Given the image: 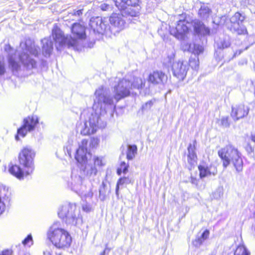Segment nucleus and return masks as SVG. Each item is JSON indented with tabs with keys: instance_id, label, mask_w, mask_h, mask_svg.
Returning a JSON list of instances; mask_svg holds the SVG:
<instances>
[{
	"instance_id": "nucleus-1",
	"label": "nucleus",
	"mask_w": 255,
	"mask_h": 255,
	"mask_svg": "<svg viewBox=\"0 0 255 255\" xmlns=\"http://www.w3.org/2000/svg\"><path fill=\"white\" fill-rule=\"evenodd\" d=\"M116 83L113 87L114 93L113 98L108 94V90L103 86L97 89L95 93V99L93 107L94 111L85 122L81 133L88 135L94 133L98 128H103L106 123L101 119L106 110L115 107V103L120 100L129 95L132 89H140L144 85L145 82L137 77H126L122 79L115 81Z\"/></svg>"
},
{
	"instance_id": "nucleus-2",
	"label": "nucleus",
	"mask_w": 255,
	"mask_h": 255,
	"mask_svg": "<svg viewBox=\"0 0 255 255\" xmlns=\"http://www.w3.org/2000/svg\"><path fill=\"white\" fill-rule=\"evenodd\" d=\"M35 151L30 147H24L18 154V162L20 167L17 165L9 164L8 172L19 180L23 179L25 177L32 173L34 169V158Z\"/></svg>"
},
{
	"instance_id": "nucleus-3",
	"label": "nucleus",
	"mask_w": 255,
	"mask_h": 255,
	"mask_svg": "<svg viewBox=\"0 0 255 255\" xmlns=\"http://www.w3.org/2000/svg\"><path fill=\"white\" fill-rule=\"evenodd\" d=\"M71 32L73 37H65L59 28L56 25L54 26L52 29V36L58 50H60L63 45H67L69 47H73L74 49H77L80 41L86 38L85 27L80 23L73 24Z\"/></svg>"
},
{
	"instance_id": "nucleus-4",
	"label": "nucleus",
	"mask_w": 255,
	"mask_h": 255,
	"mask_svg": "<svg viewBox=\"0 0 255 255\" xmlns=\"http://www.w3.org/2000/svg\"><path fill=\"white\" fill-rule=\"evenodd\" d=\"M218 154L221 159L224 168L232 164L238 173L243 170V160L241 152L235 146L228 144L220 149Z\"/></svg>"
},
{
	"instance_id": "nucleus-5",
	"label": "nucleus",
	"mask_w": 255,
	"mask_h": 255,
	"mask_svg": "<svg viewBox=\"0 0 255 255\" xmlns=\"http://www.w3.org/2000/svg\"><path fill=\"white\" fill-rule=\"evenodd\" d=\"M39 52V48L30 39L20 44L17 50L18 60L27 69L35 68L36 62L32 57H36Z\"/></svg>"
},
{
	"instance_id": "nucleus-6",
	"label": "nucleus",
	"mask_w": 255,
	"mask_h": 255,
	"mask_svg": "<svg viewBox=\"0 0 255 255\" xmlns=\"http://www.w3.org/2000/svg\"><path fill=\"white\" fill-rule=\"evenodd\" d=\"M47 237L52 245L59 249L68 248L72 243V237L69 233L59 227L57 223L50 227L47 233Z\"/></svg>"
},
{
	"instance_id": "nucleus-7",
	"label": "nucleus",
	"mask_w": 255,
	"mask_h": 255,
	"mask_svg": "<svg viewBox=\"0 0 255 255\" xmlns=\"http://www.w3.org/2000/svg\"><path fill=\"white\" fill-rule=\"evenodd\" d=\"M99 144V140L96 138L88 141L84 139L79 143V148L76 150L75 159L79 163H84L87 160V154L91 149L96 148Z\"/></svg>"
},
{
	"instance_id": "nucleus-8",
	"label": "nucleus",
	"mask_w": 255,
	"mask_h": 255,
	"mask_svg": "<svg viewBox=\"0 0 255 255\" xmlns=\"http://www.w3.org/2000/svg\"><path fill=\"white\" fill-rule=\"evenodd\" d=\"M115 4L120 10H125L131 16H138L140 13L139 0H115Z\"/></svg>"
},
{
	"instance_id": "nucleus-9",
	"label": "nucleus",
	"mask_w": 255,
	"mask_h": 255,
	"mask_svg": "<svg viewBox=\"0 0 255 255\" xmlns=\"http://www.w3.org/2000/svg\"><path fill=\"white\" fill-rule=\"evenodd\" d=\"M82 181V178L80 176H72L69 187L82 198L91 199L93 196L92 189L90 187L87 188L83 185Z\"/></svg>"
},
{
	"instance_id": "nucleus-10",
	"label": "nucleus",
	"mask_w": 255,
	"mask_h": 255,
	"mask_svg": "<svg viewBox=\"0 0 255 255\" xmlns=\"http://www.w3.org/2000/svg\"><path fill=\"white\" fill-rule=\"evenodd\" d=\"M246 18V15L243 13L236 12L230 18V23L228 25V28L232 31L238 34H244L247 33V29L243 23Z\"/></svg>"
},
{
	"instance_id": "nucleus-11",
	"label": "nucleus",
	"mask_w": 255,
	"mask_h": 255,
	"mask_svg": "<svg viewBox=\"0 0 255 255\" xmlns=\"http://www.w3.org/2000/svg\"><path fill=\"white\" fill-rule=\"evenodd\" d=\"M83 164L81 167V171L83 174L85 175L89 179H92L97 174V166H103V163L102 157H96L94 159V164L91 162H88L87 160Z\"/></svg>"
},
{
	"instance_id": "nucleus-12",
	"label": "nucleus",
	"mask_w": 255,
	"mask_h": 255,
	"mask_svg": "<svg viewBox=\"0 0 255 255\" xmlns=\"http://www.w3.org/2000/svg\"><path fill=\"white\" fill-rule=\"evenodd\" d=\"M188 70L189 63L186 60L181 59L173 62L171 66L173 76L180 81L184 80Z\"/></svg>"
},
{
	"instance_id": "nucleus-13",
	"label": "nucleus",
	"mask_w": 255,
	"mask_h": 255,
	"mask_svg": "<svg viewBox=\"0 0 255 255\" xmlns=\"http://www.w3.org/2000/svg\"><path fill=\"white\" fill-rule=\"evenodd\" d=\"M38 122V118L36 116L27 117L23 120V125L17 130V134L24 137L28 131L30 132L34 129Z\"/></svg>"
},
{
	"instance_id": "nucleus-14",
	"label": "nucleus",
	"mask_w": 255,
	"mask_h": 255,
	"mask_svg": "<svg viewBox=\"0 0 255 255\" xmlns=\"http://www.w3.org/2000/svg\"><path fill=\"white\" fill-rule=\"evenodd\" d=\"M89 25L94 32L102 34L106 33L110 29V26L106 19L99 16L92 17Z\"/></svg>"
},
{
	"instance_id": "nucleus-15",
	"label": "nucleus",
	"mask_w": 255,
	"mask_h": 255,
	"mask_svg": "<svg viewBox=\"0 0 255 255\" xmlns=\"http://www.w3.org/2000/svg\"><path fill=\"white\" fill-rule=\"evenodd\" d=\"M188 22L185 20L179 19L176 26H172L170 29V33L178 39H182L189 30L187 24Z\"/></svg>"
},
{
	"instance_id": "nucleus-16",
	"label": "nucleus",
	"mask_w": 255,
	"mask_h": 255,
	"mask_svg": "<svg viewBox=\"0 0 255 255\" xmlns=\"http://www.w3.org/2000/svg\"><path fill=\"white\" fill-rule=\"evenodd\" d=\"M65 222L67 224L78 225L81 224L82 220L80 215V211L77 209L76 205H72L71 211L66 218Z\"/></svg>"
},
{
	"instance_id": "nucleus-17",
	"label": "nucleus",
	"mask_w": 255,
	"mask_h": 255,
	"mask_svg": "<svg viewBox=\"0 0 255 255\" xmlns=\"http://www.w3.org/2000/svg\"><path fill=\"white\" fill-rule=\"evenodd\" d=\"M109 21L117 31H121L125 27L126 22L121 14L113 13L109 18Z\"/></svg>"
},
{
	"instance_id": "nucleus-18",
	"label": "nucleus",
	"mask_w": 255,
	"mask_h": 255,
	"mask_svg": "<svg viewBox=\"0 0 255 255\" xmlns=\"http://www.w3.org/2000/svg\"><path fill=\"white\" fill-rule=\"evenodd\" d=\"M248 113V108L241 104L232 107L231 116L234 120L237 121L246 116Z\"/></svg>"
},
{
	"instance_id": "nucleus-19",
	"label": "nucleus",
	"mask_w": 255,
	"mask_h": 255,
	"mask_svg": "<svg viewBox=\"0 0 255 255\" xmlns=\"http://www.w3.org/2000/svg\"><path fill=\"white\" fill-rule=\"evenodd\" d=\"M167 80V76L162 71H156L150 73L148 76V82L154 85L163 84Z\"/></svg>"
},
{
	"instance_id": "nucleus-20",
	"label": "nucleus",
	"mask_w": 255,
	"mask_h": 255,
	"mask_svg": "<svg viewBox=\"0 0 255 255\" xmlns=\"http://www.w3.org/2000/svg\"><path fill=\"white\" fill-rule=\"evenodd\" d=\"M9 195L8 188L0 184V215L5 210V204L9 200Z\"/></svg>"
},
{
	"instance_id": "nucleus-21",
	"label": "nucleus",
	"mask_w": 255,
	"mask_h": 255,
	"mask_svg": "<svg viewBox=\"0 0 255 255\" xmlns=\"http://www.w3.org/2000/svg\"><path fill=\"white\" fill-rule=\"evenodd\" d=\"M4 49L8 52V60L9 67L12 70L17 71L20 68V64L15 60L16 54L14 53L13 55V50L9 45H5Z\"/></svg>"
},
{
	"instance_id": "nucleus-22",
	"label": "nucleus",
	"mask_w": 255,
	"mask_h": 255,
	"mask_svg": "<svg viewBox=\"0 0 255 255\" xmlns=\"http://www.w3.org/2000/svg\"><path fill=\"white\" fill-rule=\"evenodd\" d=\"M194 31L196 33L201 35H206L209 34V29L200 21L195 20L193 22Z\"/></svg>"
},
{
	"instance_id": "nucleus-23",
	"label": "nucleus",
	"mask_w": 255,
	"mask_h": 255,
	"mask_svg": "<svg viewBox=\"0 0 255 255\" xmlns=\"http://www.w3.org/2000/svg\"><path fill=\"white\" fill-rule=\"evenodd\" d=\"M42 53L45 56H49L53 50V43L50 39L45 38L41 40Z\"/></svg>"
},
{
	"instance_id": "nucleus-24",
	"label": "nucleus",
	"mask_w": 255,
	"mask_h": 255,
	"mask_svg": "<svg viewBox=\"0 0 255 255\" xmlns=\"http://www.w3.org/2000/svg\"><path fill=\"white\" fill-rule=\"evenodd\" d=\"M134 182L133 178L132 176L130 175L127 176H123L120 178L117 183L116 189V194L117 196H119V191L120 189V186H122L124 185H127L129 184H132Z\"/></svg>"
},
{
	"instance_id": "nucleus-25",
	"label": "nucleus",
	"mask_w": 255,
	"mask_h": 255,
	"mask_svg": "<svg viewBox=\"0 0 255 255\" xmlns=\"http://www.w3.org/2000/svg\"><path fill=\"white\" fill-rule=\"evenodd\" d=\"M72 205H75V204H65L61 206L59 209L58 215L60 218L62 219L65 221L67 217L69 212L71 211Z\"/></svg>"
},
{
	"instance_id": "nucleus-26",
	"label": "nucleus",
	"mask_w": 255,
	"mask_h": 255,
	"mask_svg": "<svg viewBox=\"0 0 255 255\" xmlns=\"http://www.w3.org/2000/svg\"><path fill=\"white\" fill-rule=\"evenodd\" d=\"M188 162L190 164L194 165L196 163L197 160V156L195 152V146L190 144L188 146Z\"/></svg>"
},
{
	"instance_id": "nucleus-27",
	"label": "nucleus",
	"mask_w": 255,
	"mask_h": 255,
	"mask_svg": "<svg viewBox=\"0 0 255 255\" xmlns=\"http://www.w3.org/2000/svg\"><path fill=\"white\" fill-rule=\"evenodd\" d=\"M209 234V231L205 230L200 237H198L193 242V245L196 247H199L208 238Z\"/></svg>"
},
{
	"instance_id": "nucleus-28",
	"label": "nucleus",
	"mask_w": 255,
	"mask_h": 255,
	"mask_svg": "<svg viewBox=\"0 0 255 255\" xmlns=\"http://www.w3.org/2000/svg\"><path fill=\"white\" fill-rule=\"evenodd\" d=\"M198 169L200 172V177L201 178L207 177L212 174L209 167H207L205 165H200L198 166ZM216 173V171L212 173L213 175H215Z\"/></svg>"
},
{
	"instance_id": "nucleus-29",
	"label": "nucleus",
	"mask_w": 255,
	"mask_h": 255,
	"mask_svg": "<svg viewBox=\"0 0 255 255\" xmlns=\"http://www.w3.org/2000/svg\"><path fill=\"white\" fill-rule=\"evenodd\" d=\"M211 12L209 7L205 4L202 5L199 10L198 14L203 19L207 18Z\"/></svg>"
},
{
	"instance_id": "nucleus-30",
	"label": "nucleus",
	"mask_w": 255,
	"mask_h": 255,
	"mask_svg": "<svg viewBox=\"0 0 255 255\" xmlns=\"http://www.w3.org/2000/svg\"><path fill=\"white\" fill-rule=\"evenodd\" d=\"M137 153V147L136 146L128 145V151L127 153V157L128 160L132 159L135 156Z\"/></svg>"
},
{
	"instance_id": "nucleus-31",
	"label": "nucleus",
	"mask_w": 255,
	"mask_h": 255,
	"mask_svg": "<svg viewBox=\"0 0 255 255\" xmlns=\"http://www.w3.org/2000/svg\"><path fill=\"white\" fill-rule=\"evenodd\" d=\"M175 57V50L173 48L168 50L167 52V57L165 59V62L166 63H171L174 60Z\"/></svg>"
},
{
	"instance_id": "nucleus-32",
	"label": "nucleus",
	"mask_w": 255,
	"mask_h": 255,
	"mask_svg": "<svg viewBox=\"0 0 255 255\" xmlns=\"http://www.w3.org/2000/svg\"><path fill=\"white\" fill-rule=\"evenodd\" d=\"M234 255H249V253L244 245H241L236 249Z\"/></svg>"
},
{
	"instance_id": "nucleus-33",
	"label": "nucleus",
	"mask_w": 255,
	"mask_h": 255,
	"mask_svg": "<svg viewBox=\"0 0 255 255\" xmlns=\"http://www.w3.org/2000/svg\"><path fill=\"white\" fill-rule=\"evenodd\" d=\"M128 165L125 162H122L120 167L117 170V174L120 175L122 173L126 174L128 171Z\"/></svg>"
},
{
	"instance_id": "nucleus-34",
	"label": "nucleus",
	"mask_w": 255,
	"mask_h": 255,
	"mask_svg": "<svg viewBox=\"0 0 255 255\" xmlns=\"http://www.w3.org/2000/svg\"><path fill=\"white\" fill-rule=\"evenodd\" d=\"M218 124L219 125L228 128L230 126V122L229 121V117L227 116H224L221 118L218 121Z\"/></svg>"
},
{
	"instance_id": "nucleus-35",
	"label": "nucleus",
	"mask_w": 255,
	"mask_h": 255,
	"mask_svg": "<svg viewBox=\"0 0 255 255\" xmlns=\"http://www.w3.org/2000/svg\"><path fill=\"white\" fill-rule=\"evenodd\" d=\"M218 47L220 48H225L228 47L230 45L229 38H225L221 40L220 41H217Z\"/></svg>"
},
{
	"instance_id": "nucleus-36",
	"label": "nucleus",
	"mask_w": 255,
	"mask_h": 255,
	"mask_svg": "<svg viewBox=\"0 0 255 255\" xmlns=\"http://www.w3.org/2000/svg\"><path fill=\"white\" fill-rule=\"evenodd\" d=\"M189 63V66L190 65L193 69L197 70L198 69L199 62L198 58L197 59L191 58Z\"/></svg>"
},
{
	"instance_id": "nucleus-37",
	"label": "nucleus",
	"mask_w": 255,
	"mask_h": 255,
	"mask_svg": "<svg viewBox=\"0 0 255 255\" xmlns=\"http://www.w3.org/2000/svg\"><path fill=\"white\" fill-rule=\"evenodd\" d=\"M82 14V9H79V10H73L72 12H70L69 13V14L68 15V16L67 17H65V20L67 21L69 19V18H68L67 17H71V16H72L73 17H75L77 16H80ZM74 19H75L74 18H72L73 20H74Z\"/></svg>"
},
{
	"instance_id": "nucleus-38",
	"label": "nucleus",
	"mask_w": 255,
	"mask_h": 255,
	"mask_svg": "<svg viewBox=\"0 0 255 255\" xmlns=\"http://www.w3.org/2000/svg\"><path fill=\"white\" fill-rule=\"evenodd\" d=\"M22 243L24 246H27L28 247L32 246L33 244V241L31 235H28L27 237L23 240Z\"/></svg>"
},
{
	"instance_id": "nucleus-39",
	"label": "nucleus",
	"mask_w": 255,
	"mask_h": 255,
	"mask_svg": "<svg viewBox=\"0 0 255 255\" xmlns=\"http://www.w3.org/2000/svg\"><path fill=\"white\" fill-rule=\"evenodd\" d=\"M203 51V47L200 45L197 44H194L193 45V52L195 54H199L200 53H202Z\"/></svg>"
},
{
	"instance_id": "nucleus-40",
	"label": "nucleus",
	"mask_w": 255,
	"mask_h": 255,
	"mask_svg": "<svg viewBox=\"0 0 255 255\" xmlns=\"http://www.w3.org/2000/svg\"><path fill=\"white\" fill-rule=\"evenodd\" d=\"M5 72V69L3 59L0 60V76L3 75Z\"/></svg>"
},
{
	"instance_id": "nucleus-41",
	"label": "nucleus",
	"mask_w": 255,
	"mask_h": 255,
	"mask_svg": "<svg viewBox=\"0 0 255 255\" xmlns=\"http://www.w3.org/2000/svg\"><path fill=\"white\" fill-rule=\"evenodd\" d=\"M82 209H83V211H84L86 212H88L91 210L92 208H91V206L89 204H88L87 203H86V204H83L82 205Z\"/></svg>"
},
{
	"instance_id": "nucleus-42",
	"label": "nucleus",
	"mask_w": 255,
	"mask_h": 255,
	"mask_svg": "<svg viewBox=\"0 0 255 255\" xmlns=\"http://www.w3.org/2000/svg\"><path fill=\"white\" fill-rule=\"evenodd\" d=\"M152 103L151 102V101H148L147 102H146L143 106H142V108L143 109H150L151 108V107L152 106Z\"/></svg>"
},
{
	"instance_id": "nucleus-43",
	"label": "nucleus",
	"mask_w": 255,
	"mask_h": 255,
	"mask_svg": "<svg viewBox=\"0 0 255 255\" xmlns=\"http://www.w3.org/2000/svg\"><path fill=\"white\" fill-rule=\"evenodd\" d=\"M100 7L103 10H107L109 7V5L103 3L101 5Z\"/></svg>"
},
{
	"instance_id": "nucleus-44",
	"label": "nucleus",
	"mask_w": 255,
	"mask_h": 255,
	"mask_svg": "<svg viewBox=\"0 0 255 255\" xmlns=\"http://www.w3.org/2000/svg\"><path fill=\"white\" fill-rule=\"evenodd\" d=\"M11 252L9 250L4 251L2 252L0 255H11Z\"/></svg>"
},
{
	"instance_id": "nucleus-45",
	"label": "nucleus",
	"mask_w": 255,
	"mask_h": 255,
	"mask_svg": "<svg viewBox=\"0 0 255 255\" xmlns=\"http://www.w3.org/2000/svg\"><path fill=\"white\" fill-rule=\"evenodd\" d=\"M191 182L193 184L197 185V183H198V181L196 178L192 177L191 180Z\"/></svg>"
},
{
	"instance_id": "nucleus-46",
	"label": "nucleus",
	"mask_w": 255,
	"mask_h": 255,
	"mask_svg": "<svg viewBox=\"0 0 255 255\" xmlns=\"http://www.w3.org/2000/svg\"><path fill=\"white\" fill-rule=\"evenodd\" d=\"M35 2H39L40 3H45L47 0H34Z\"/></svg>"
},
{
	"instance_id": "nucleus-47",
	"label": "nucleus",
	"mask_w": 255,
	"mask_h": 255,
	"mask_svg": "<svg viewBox=\"0 0 255 255\" xmlns=\"http://www.w3.org/2000/svg\"><path fill=\"white\" fill-rule=\"evenodd\" d=\"M251 139L253 141L255 142V132H253L251 134Z\"/></svg>"
},
{
	"instance_id": "nucleus-48",
	"label": "nucleus",
	"mask_w": 255,
	"mask_h": 255,
	"mask_svg": "<svg viewBox=\"0 0 255 255\" xmlns=\"http://www.w3.org/2000/svg\"><path fill=\"white\" fill-rule=\"evenodd\" d=\"M43 255H52L51 252L49 251H44L43 252Z\"/></svg>"
},
{
	"instance_id": "nucleus-49",
	"label": "nucleus",
	"mask_w": 255,
	"mask_h": 255,
	"mask_svg": "<svg viewBox=\"0 0 255 255\" xmlns=\"http://www.w3.org/2000/svg\"><path fill=\"white\" fill-rule=\"evenodd\" d=\"M247 150L248 151H249H249L252 152L253 150V149H252V147L250 146H249V147H248L247 148Z\"/></svg>"
},
{
	"instance_id": "nucleus-50",
	"label": "nucleus",
	"mask_w": 255,
	"mask_h": 255,
	"mask_svg": "<svg viewBox=\"0 0 255 255\" xmlns=\"http://www.w3.org/2000/svg\"><path fill=\"white\" fill-rule=\"evenodd\" d=\"M106 251H104L102 253H101L100 255H105Z\"/></svg>"
},
{
	"instance_id": "nucleus-51",
	"label": "nucleus",
	"mask_w": 255,
	"mask_h": 255,
	"mask_svg": "<svg viewBox=\"0 0 255 255\" xmlns=\"http://www.w3.org/2000/svg\"><path fill=\"white\" fill-rule=\"evenodd\" d=\"M15 139H16L17 140H18V135H16V136H15Z\"/></svg>"
},
{
	"instance_id": "nucleus-52",
	"label": "nucleus",
	"mask_w": 255,
	"mask_h": 255,
	"mask_svg": "<svg viewBox=\"0 0 255 255\" xmlns=\"http://www.w3.org/2000/svg\"><path fill=\"white\" fill-rule=\"evenodd\" d=\"M189 49H190V50H191V49H192V48L191 47V45H190V46H189Z\"/></svg>"
}]
</instances>
